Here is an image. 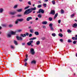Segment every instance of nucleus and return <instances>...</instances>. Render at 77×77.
Instances as JSON below:
<instances>
[{
	"mask_svg": "<svg viewBox=\"0 0 77 77\" xmlns=\"http://www.w3.org/2000/svg\"><path fill=\"white\" fill-rule=\"evenodd\" d=\"M36 10V7H34V8H31L30 9L29 8L26 10L25 12L24 13V15H28V14H30L32 11H35Z\"/></svg>",
	"mask_w": 77,
	"mask_h": 77,
	"instance_id": "nucleus-1",
	"label": "nucleus"
},
{
	"mask_svg": "<svg viewBox=\"0 0 77 77\" xmlns=\"http://www.w3.org/2000/svg\"><path fill=\"white\" fill-rule=\"evenodd\" d=\"M29 36V33L26 32V34H20L21 36H22V37H23V38H24L25 36Z\"/></svg>",
	"mask_w": 77,
	"mask_h": 77,
	"instance_id": "nucleus-2",
	"label": "nucleus"
},
{
	"mask_svg": "<svg viewBox=\"0 0 77 77\" xmlns=\"http://www.w3.org/2000/svg\"><path fill=\"white\" fill-rule=\"evenodd\" d=\"M30 52L31 54L32 55H33L35 53V51H34V49L33 48H31L30 49Z\"/></svg>",
	"mask_w": 77,
	"mask_h": 77,
	"instance_id": "nucleus-3",
	"label": "nucleus"
},
{
	"mask_svg": "<svg viewBox=\"0 0 77 77\" xmlns=\"http://www.w3.org/2000/svg\"><path fill=\"white\" fill-rule=\"evenodd\" d=\"M49 27H50V29L52 31L54 30V28L53 27V24L52 23H50L49 24Z\"/></svg>",
	"mask_w": 77,
	"mask_h": 77,
	"instance_id": "nucleus-4",
	"label": "nucleus"
},
{
	"mask_svg": "<svg viewBox=\"0 0 77 77\" xmlns=\"http://www.w3.org/2000/svg\"><path fill=\"white\" fill-rule=\"evenodd\" d=\"M41 12L42 13V14H44V11L42 9H40L38 11V13L41 14Z\"/></svg>",
	"mask_w": 77,
	"mask_h": 77,
	"instance_id": "nucleus-5",
	"label": "nucleus"
},
{
	"mask_svg": "<svg viewBox=\"0 0 77 77\" xmlns=\"http://www.w3.org/2000/svg\"><path fill=\"white\" fill-rule=\"evenodd\" d=\"M33 41L31 40L29 42L27 43V45H29V46H30V45H31L32 43H33Z\"/></svg>",
	"mask_w": 77,
	"mask_h": 77,
	"instance_id": "nucleus-6",
	"label": "nucleus"
},
{
	"mask_svg": "<svg viewBox=\"0 0 77 77\" xmlns=\"http://www.w3.org/2000/svg\"><path fill=\"white\" fill-rule=\"evenodd\" d=\"M50 14H52L53 15H55V11L54 10H51V11Z\"/></svg>",
	"mask_w": 77,
	"mask_h": 77,
	"instance_id": "nucleus-7",
	"label": "nucleus"
},
{
	"mask_svg": "<svg viewBox=\"0 0 77 77\" xmlns=\"http://www.w3.org/2000/svg\"><path fill=\"white\" fill-rule=\"evenodd\" d=\"M16 38L17 39V40H20V41H21L22 39H23V38H22L21 37H18V36H16Z\"/></svg>",
	"mask_w": 77,
	"mask_h": 77,
	"instance_id": "nucleus-8",
	"label": "nucleus"
},
{
	"mask_svg": "<svg viewBox=\"0 0 77 77\" xmlns=\"http://www.w3.org/2000/svg\"><path fill=\"white\" fill-rule=\"evenodd\" d=\"M32 17H27L26 19V21H29L30 20H32Z\"/></svg>",
	"mask_w": 77,
	"mask_h": 77,
	"instance_id": "nucleus-9",
	"label": "nucleus"
},
{
	"mask_svg": "<svg viewBox=\"0 0 77 77\" xmlns=\"http://www.w3.org/2000/svg\"><path fill=\"white\" fill-rule=\"evenodd\" d=\"M24 19L23 18H21L20 19H17V21H19L20 22H21L23 21Z\"/></svg>",
	"mask_w": 77,
	"mask_h": 77,
	"instance_id": "nucleus-10",
	"label": "nucleus"
},
{
	"mask_svg": "<svg viewBox=\"0 0 77 77\" xmlns=\"http://www.w3.org/2000/svg\"><path fill=\"white\" fill-rule=\"evenodd\" d=\"M73 27H74V28H76L77 27V24L76 23H74L72 25Z\"/></svg>",
	"mask_w": 77,
	"mask_h": 77,
	"instance_id": "nucleus-11",
	"label": "nucleus"
},
{
	"mask_svg": "<svg viewBox=\"0 0 77 77\" xmlns=\"http://www.w3.org/2000/svg\"><path fill=\"white\" fill-rule=\"evenodd\" d=\"M57 15H58V13H57L55 15V16L54 18V20H55V19H56V18H57Z\"/></svg>",
	"mask_w": 77,
	"mask_h": 77,
	"instance_id": "nucleus-12",
	"label": "nucleus"
},
{
	"mask_svg": "<svg viewBox=\"0 0 77 77\" xmlns=\"http://www.w3.org/2000/svg\"><path fill=\"white\" fill-rule=\"evenodd\" d=\"M16 33V32H14V31H11V35H15V34Z\"/></svg>",
	"mask_w": 77,
	"mask_h": 77,
	"instance_id": "nucleus-13",
	"label": "nucleus"
},
{
	"mask_svg": "<svg viewBox=\"0 0 77 77\" xmlns=\"http://www.w3.org/2000/svg\"><path fill=\"white\" fill-rule=\"evenodd\" d=\"M15 13H16V12H10L9 14H11V15H14Z\"/></svg>",
	"mask_w": 77,
	"mask_h": 77,
	"instance_id": "nucleus-14",
	"label": "nucleus"
},
{
	"mask_svg": "<svg viewBox=\"0 0 77 77\" xmlns=\"http://www.w3.org/2000/svg\"><path fill=\"white\" fill-rule=\"evenodd\" d=\"M17 12H20L22 11V9L21 8L20 9H19L18 10H17Z\"/></svg>",
	"mask_w": 77,
	"mask_h": 77,
	"instance_id": "nucleus-15",
	"label": "nucleus"
},
{
	"mask_svg": "<svg viewBox=\"0 0 77 77\" xmlns=\"http://www.w3.org/2000/svg\"><path fill=\"white\" fill-rule=\"evenodd\" d=\"M22 30L21 29H18L16 31V32H21Z\"/></svg>",
	"mask_w": 77,
	"mask_h": 77,
	"instance_id": "nucleus-16",
	"label": "nucleus"
},
{
	"mask_svg": "<svg viewBox=\"0 0 77 77\" xmlns=\"http://www.w3.org/2000/svg\"><path fill=\"white\" fill-rule=\"evenodd\" d=\"M34 33L35 35H39V32H38L36 31Z\"/></svg>",
	"mask_w": 77,
	"mask_h": 77,
	"instance_id": "nucleus-17",
	"label": "nucleus"
},
{
	"mask_svg": "<svg viewBox=\"0 0 77 77\" xmlns=\"http://www.w3.org/2000/svg\"><path fill=\"white\" fill-rule=\"evenodd\" d=\"M42 24H47V21H43L42 22Z\"/></svg>",
	"mask_w": 77,
	"mask_h": 77,
	"instance_id": "nucleus-18",
	"label": "nucleus"
},
{
	"mask_svg": "<svg viewBox=\"0 0 77 77\" xmlns=\"http://www.w3.org/2000/svg\"><path fill=\"white\" fill-rule=\"evenodd\" d=\"M11 34H8L7 35V36L8 37V38H11Z\"/></svg>",
	"mask_w": 77,
	"mask_h": 77,
	"instance_id": "nucleus-19",
	"label": "nucleus"
},
{
	"mask_svg": "<svg viewBox=\"0 0 77 77\" xmlns=\"http://www.w3.org/2000/svg\"><path fill=\"white\" fill-rule=\"evenodd\" d=\"M36 37H33V38H31L29 39V40H34V39H36Z\"/></svg>",
	"mask_w": 77,
	"mask_h": 77,
	"instance_id": "nucleus-20",
	"label": "nucleus"
},
{
	"mask_svg": "<svg viewBox=\"0 0 77 77\" xmlns=\"http://www.w3.org/2000/svg\"><path fill=\"white\" fill-rule=\"evenodd\" d=\"M61 14H64V11L62 9H61Z\"/></svg>",
	"mask_w": 77,
	"mask_h": 77,
	"instance_id": "nucleus-21",
	"label": "nucleus"
},
{
	"mask_svg": "<svg viewBox=\"0 0 77 77\" xmlns=\"http://www.w3.org/2000/svg\"><path fill=\"white\" fill-rule=\"evenodd\" d=\"M42 7V5H39L37 6V8H41Z\"/></svg>",
	"mask_w": 77,
	"mask_h": 77,
	"instance_id": "nucleus-22",
	"label": "nucleus"
},
{
	"mask_svg": "<svg viewBox=\"0 0 77 77\" xmlns=\"http://www.w3.org/2000/svg\"><path fill=\"white\" fill-rule=\"evenodd\" d=\"M72 39H73V40H77V38L75 37H72Z\"/></svg>",
	"mask_w": 77,
	"mask_h": 77,
	"instance_id": "nucleus-23",
	"label": "nucleus"
},
{
	"mask_svg": "<svg viewBox=\"0 0 77 77\" xmlns=\"http://www.w3.org/2000/svg\"><path fill=\"white\" fill-rule=\"evenodd\" d=\"M40 44V41H38L36 43V45H39Z\"/></svg>",
	"mask_w": 77,
	"mask_h": 77,
	"instance_id": "nucleus-24",
	"label": "nucleus"
},
{
	"mask_svg": "<svg viewBox=\"0 0 77 77\" xmlns=\"http://www.w3.org/2000/svg\"><path fill=\"white\" fill-rule=\"evenodd\" d=\"M67 32H68V33H71V32H72V31H71V30L70 29H68L67 30Z\"/></svg>",
	"mask_w": 77,
	"mask_h": 77,
	"instance_id": "nucleus-25",
	"label": "nucleus"
},
{
	"mask_svg": "<svg viewBox=\"0 0 77 77\" xmlns=\"http://www.w3.org/2000/svg\"><path fill=\"white\" fill-rule=\"evenodd\" d=\"M3 11V9L2 8H0V13H2Z\"/></svg>",
	"mask_w": 77,
	"mask_h": 77,
	"instance_id": "nucleus-26",
	"label": "nucleus"
},
{
	"mask_svg": "<svg viewBox=\"0 0 77 77\" xmlns=\"http://www.w3.org/2000/svg\"><path fill=\"white\" fill-rule=\"evenodd\" d=\"M14 44H15V45H18V43H17V42L16 41L14 40Z\"/></svg>",
	"mask_w": 77,
	"mask_h": 77,
	"instance_id": "nucleus-27",
	"label": "nucleus"
},
{
	"mask_svg": "<svg viewBox=\"0 0 77 77\" xmlns=\"http://www.w3.org/2000/svg\"><path fill=\"white\" fill-rule=\"evenodd\" d=\"M38 18H41V17H42V15H41L40 14H39L38 15Z\"/></svg>",
	"mask_w": 77,
	"mask_h": 77,
	"instance_id": "nucleus-28",
	"label": "nucleus"
},
{
	"mask_svg": "<svg viewBox=\"0 0 77 77\" xmlns=\"http://www.w3.org/2000/svg\"><path fill=\"white\" fill-rule=\"evenodd\" d=\"M72 42V41L70 39H69L68 40V42L69 43Z\"/></svg>",
	"mask_w": 77,
	"mask_h": 77,
	"instance_id": "nucleus-29",
	"label": "nucleus"
},
{
	"mask_svg": "<svg viewBox=\"0 0 77 77\" xmlns=\"http://www.w3.org/2000/svg\"><path fill=\"white\" fill-rule=\"evenodd\" d=\"M31 63H34L35 64L36 63V61L35 60H33L31 62Z\"/></svg>",
	"mask_w": 77,
	"mask_h": 77,
	"instance_id": "nucleus-30",
	"label": "nucleus"
},
{
	"mask_svg": "<svg viewBox=\"0 0 77 77\" xmlns=\"http://www.w3.org/2000/svg\"><path fill=\"white\" fill-rule=\"evenodd\" d=\"M17 17H22V15L21 14H17Z\"/></svg>",
	"mask_w": 77,
	"mask_h": 77,
	"instance_id": "nucleus-31",
	"label": "nucleus"
},
{
	"mask_svg": "<svg viewBox=\"0 0 77 77\" xmlns=\"http://www.w3.org/2000/svg\"><path fill=\"white\" fill-rule=\"evenodd\" d=\"M74 15H75V14H72L71 15V18H73L74 17Z\"/></svg>",
	"mask_w": 77,
	"mask_h": 77,
	"instance_id": "nucleus-32",
	"label": "nucleus"
},
{
	"mask_svg": "<svg viewBox=\"0 0 77 77\" xmlns=\"http://www.w3.org/2000/svg\"><path fill=\"white\" fill-rule=\"evenodd\" d=\"M59 36H60V37H62V36H63V35L61 33H60L59 34Z\"/></svg>",
	"mask_w": 77,
	"mask_h": 77,
	"instance_id": "nucleus-33",
	"label": "nucleus"
},
{
	"mask_svg": "<svg viewBox=\"0 0 77 77\" xmlns=\"http://www.w3.org/2000/svg\"><path fill=\"white\" fill-rule=\"evenodd\" d=\"M30 32H31V33H33V29H31L30 30Z\"/></svg>",
	"mask_w": 77,
	"mask_h": 77,
	"instance_id": "nucleus-34",
	"label": "nucleus"
},
{
	"mask_svg": "<svg viewBox=\"0 0 77 77\" xmlns=\"http://www.w3.org/2000/svg\"><path fill=\"white\" fill-rule=\"evenodd\" d=\"M11 48H12L13 49L15 48V47H14V46L13 45H11Z\"/></svg>",
	"mask_w": 77,
	"mask_h": 77,
	"instance_id": "nucleus-35",
	"label": "nucleus"
},
{
	"mask_svg": "<svg viewBox=\"0 0 77 77\" xmlns=\"http://www.w3.org/2000/svg\"><path fill=\"white\" fill-rule=\"evenodd\" d=\"M52 3L53 5H55V1L54 0H53L52 2Z\"/></svg>",
	"mask_w": 77,
	"mask_h": 77,
	"instance_id": "nucleus-36",
	"label": "nucleus"
},
{
	"mask_svg": "<svg viewBox=\"0 0 77 77\" xmlns=\"http://www.w3.org/2000/svg\"><path fill=\"white\" fill-rule=\"evenodd\" d=\"M52 35L53 36H54V37L55 36H56V35L55 33H52Z\"/></svg>",
	"mask_w": 77,
	"mask_h": 77,
	"instance_id": "nucleus-37",
	"label": "nucleus"
},
{
	"mask_svg": "<svg viewBox=\"0 0 77 77\" xmlns=\"http://www.w3.org/2000/svg\"><path fill=\"white\" fill-rule=\"evenodd\" d=\"M49 21H52V20H53V19L51 17H49Z\"/></svg>",
	"mask_w": 77,
	"mask_h": 77,
	"instance_id": "nucleus-38",
	"label": "nucleus"
},
{
	"mask_svg": "<svg viewBox=\"0 0 77 77\" xmlns=\"http://www.w3.org/2000/svg\"><path fill=\"white\" fill-rule=\"evenodd\" d=\"M29 8V6H28L27 7H25L24 8V9L25 10H26V9H28V8Z\"/></svg>",
	"mask_w": 77,
	"mask_h": 77,
	"instance_id": "nucleus-39",
	"label": "nucleus"
},
{
	"mask_svg": "<svg viewBox=\"0 0 77 77\" xmlns=\"http://www.w3.org/2000/svg\"><path fill=\"white\" fill-rule=\"evenodd\" d=\"M43 6H44L45 8H46L47 4H43Z\"/></svg>",
	"mask_w": 77,
	"mask_h": 77,
	"instance_id": "nucleus-40",
	"label": "nucleus"
},
{
	"mask_svg": "<svg viewBox=\"0 0 77 77\" xmlns=\"http://www.w3.org/2000/svg\"><path fill=\"white\" fill-rule=\"evenodd\" d=\"M76 42H76V41H74L73 42V43L74 44H76Z\"/></svg>",
	"mask_w": 77,
	"mask_h": 77,
	"instance_id": "nucleus-41",
	"label": "nucleus"
},
{
	"mask_svg": "<svg viewBox=\"0 0 77 77\" xmlns=\"http://www.w3.org/2000/svg\"><path fill=\"white\" fill-rule=\"evenodd\" d=\"M18 19H17V20L15 21V24H18Z\"/></svg>",
	"mask_w": 77,
	"mask_h": 77,
	"instance_id": "nucleus-42",
	"label": "nucleus"
},
{
	"mask_svg": "<svg viewBox=\"0 0 77 77\" xmlns=\"http://www.w3.org/2000/svg\"><path fill=\"white\" fill-rule=\"evenodd\" d=\"M28 3L29 5H31V2H30V1L29 2H28Z\"/></svg>",
	"mask_w": 77,
	"mask_h": 77,
	"instance_id": "nucleus-43",
	"label": "nucleus"
},
{
	"mask_svg": "<svg viewBox=\"0 0 77 77\" xmlns=\"http://www.w3.org/2000/svg\"><path fill=\"white\" fill-rule=\"evenodd\" d=\"M17 8V5H15L14 7V9H15V8Z\"/></svg>",
	"mask_w": 77,
	"mask_h": 77,
	"instance_id": "nucleus-44",
	"label": "nucleus"
},
{
	"mask_svg": "<svg viewBox=\"0 0 77 77\" xmlns=\"http://www.w3.org/2000/svg\"><path fill=\"white\" fill-rule=\"evenodd\" d=\"M61 21V20H58V23L59 24H60V22Z\"/></svg>",
	"mask_w": 77,
	"mask_h": 77,
	"instance_id": "nucleus-45",
	"label": "nucleus"
},
{
	"mask_svg": "<svg viewBox=\"0 0 77 77\" xmlns=\"http://www.w3.org/2000/svg\"><path fill=\"white\" fill-rule=\"evenodd\" d=\"M32 36V34H30L29 35V37H31Z\"/></svg>",
	"mask_w": 77,
	"mask_h": 77,
	"instance_id": "nucleus-46",
	"label": "nucleus"
},
{
	"mask_svg": "<svg viewBox=\"0 0 77 77\" xmlns=\"http://www.w3.org/2000/svg\"><path fill=\"white\" fill-rule=\"evenodd\" d=\"M27 63H25V64H24V66H27Z\"/></svg>",
	"mask_w": 77,
	"mask_h": 77,
	"instance_id": "nucleus-47",
	"label": "nucleus"
},
{
	"mask_svg": "<svg viewBox=\"0 0 77 77\" xmlns=\"http://www.w3.org/2000/svg\"><path fill=\"white\" fill-rule=\"evenodd\" d=\"M38 3H40V4L41 3V0L39 1L38 2Z\"/></svg>",
	"mask_w": 77,
	"mask_h": 77,
	"instance_id": "nucleus-48",
	"label": "nucleus"
},
{
	"mask_svg": "<svg viewBox=\"0 0 77 77\" xmlns=\"http://www.w3.org/2000/svg\"><path fill=\"white\" fill-rule=\"evenodd\" d=\"M60 41L61 42H63V39H60Z\"/></svg>",
	"mask_w": 77,
	"mask_h": 77,
	"instance_id": "nucleus-49",
	"label": "nucleus"
},
{
	"mask_svg": "<svg viewBox=\"0 0 77 77\" xmlns=\"http://www.w3.org/2000/svg\"><path fill=\"white\" fill-rule=\"evenodd\" d=\"M42 27L43 29H45V28H46V27L45 26H43Z\"/></svg>",
	"mask_w": 77,
	"mask_h": 77,
	"instance_id": "nucleus-50",
	"label": "nucleus"
},
{
	"mask_svg": "<svg viewBox=\"0 0 77 77\" xmlns=\"http://www.w3.org/2000/svg\"><path fill=\"white\" fill-rule=\"evenodd\" d=\"M27 59H25L24 60V62H27Z\"/></svg>",
	"mask_w": 77,
	"mask_h": 77,
	"instance_id": "nucleus-51",
	"label": "nucleus"
},
{
	"mask_svg": "<svg viewBox=\"0 0 77 77\" xmlns=\"http://www.w3.org/2000/svg\"><path fill=\"white\" fill-rule=\"evenodd\" d=\"M45 39V37H43L42 38V40H44V39Z\"/></svg>",
	"mask_w": 77,
	"mask_h": 77,
	"instance_id": "nucleus-52",
	"label": "nucleus"
},
{
	"mask_svg": "<svg viewBox=\"0 0 77 77\" xmlns=\"http://www.w3.org/2000/svg\"><path fill=\"white\" fill-rule=\"evenodd\" d=\"M9 27H12V25H9Z\"/></svg>",
	"mask_w": 77,
	"mask_h": 77,
	"instance_id": "nucleus-53",
	"label": "nucleus"
},
{
	"mask_svg": "<svg viewBox=\"0 0 77 77\" xmlns=\"http://www.w3.org/2000/svg\"><path fill=\"white\" fill-rule=\"evenodd\" d=\"M35 20H38V18L37 17L36 18Z\"/></svg>",
	"mask_w": 77,
	"mask_h": 77,
	"instance_id": "nucleus-54",
	"label": "nucleus"
},
{
	"mask_svg": "<svg viewBox=\"0 0 77 77\" xmlns=\"http://www.w3.org/2000/svg\"><path fill=\"white\" fill-rule=\"evenodd\" d=\"M28 57V55H26V58H27Z\"/></svg>",
	"mask_w": 77,
	"mask_h": 77,
	"instance_id": "nucleus-55",
	"label": "nucleus"
},
{
	"mask_svg": "<svg viewBox=\"0 0 77 77\" xmlns=\"http://www.w3.org/2000/svg\"><path fill=\"white\" fill-rule=\"evenodd\" d=\"M23 45H25V43H22Z\"/></svg>",
	"mask_w": 77,
	"mask_h": 77,
	"instance_id": "nucleus-56",
	"label": "nucleus"
},
{
	"mask_svg": "<svg viewBox=\"0 0 77 77\" xmlns=\"http://www.w3.org/2000/svg\"><path fill=\"white\" fill-rule=\"evenodd\" d=\"M30 45H31V47H33V45H32V44Z\"/></svg>",
	"mask_w": 77,
	"mask_h": 77,
	"instance_id": "nucleus-57",
	"label": "nucleus"
},
{
	"mask_svg": "<svg viewBox=\"0 0 77 77\" xmlns=\"http://www.w3.org/2000/svg\"><path fill=\"white\" fill-rule=\"evenodd\" d=\"M48 0H45V2H48Z\"/></svg>",
	"mask_w": 77,
	"mask_h": 77,
	"instance_id": "nucleus-58",
	"label": "nucleus"
},
{
	"mask_svg": "<svg viewBox=\"0 0 77 77\" xmlns=\"http://www.w3.org/2000/svg\"><path fill=\"white\" fill-rule=\"evenodd\" d=\"M19 0V1H20V2H22L23 1V0Z\"/></svg>",
	"mask_w": 77,
	"mask_h": 77,
	"instance_id": "nucleus-59",
	"label": "nucleus"
},
{
	"mask_svg": "<svg viewBox=\"0 0 77 77\" xmlns=\"http://www.w3.org/2000/svg\"><path fill=\"white\" fill-rule=\"evenodd\" d=\"M31 27L30 26H29V29H31Z\"/></svg>",
	"mask_w": 77,
	"mask_h": 77,
	"instance_id": "nucleus-60",
	"label": "nucleus"
},
{
	"mask_svg": "<svg viewBox=\"0 0 77 77\" xmlns=\"http://www.w3.org/2000/svg\"><path fill=\"white\" fill-rule=\"evenodd\" d=\"M30 24H32V23H33L32 22H30Z\"/></svg>",
	"mask_w": 77,
	"mask_h": 77,
	"instance_id": "nucleus-61",
	"label": "nucleus"
},
{
	"mask_svg": "<svg viewBox=\"0 0 77 77\" xmlns=\"http://www.w3.org/2000/svg\"><path fill=\"white\" fill-rule=\"evenodd\" d=\"M32 6H33V7L35 6V4H33V5H32Z\"/></svg>",
	"mask_w": 77,
	"mask_h": 77,
	"instance_id": "nucleus-62",
	"label": "nucleus"
},
{
	"mask_svg": "<svg viewBox=\"0 0 77 77\" xmlns=\"http://www.w3.org/2000/svg\"><path fill=\"white\" fill-rule=\"evenodd\" d=\"M76 57H77V53L76 54Z\"/></svg>",
	"mask_w": 77,
	"mask_h": 77,
	"instance_id": "nucleus-63",
	"label": "nucleus"
},
{
	"mask_svg": "<svg viewBox=\"0 0 77 77\" xmlns=\"http://www.w3.org/2000/svg\"><path fill=\"white\" fill-rule=\"evenodd\" d=\"M75 37H77V35H75Z\"/></svg>",
	"mask_w": 77,
	"mask_h": 77,
	"instance_id": "nucleus-64",
	"label": "nucleus"
}]
</instances>
